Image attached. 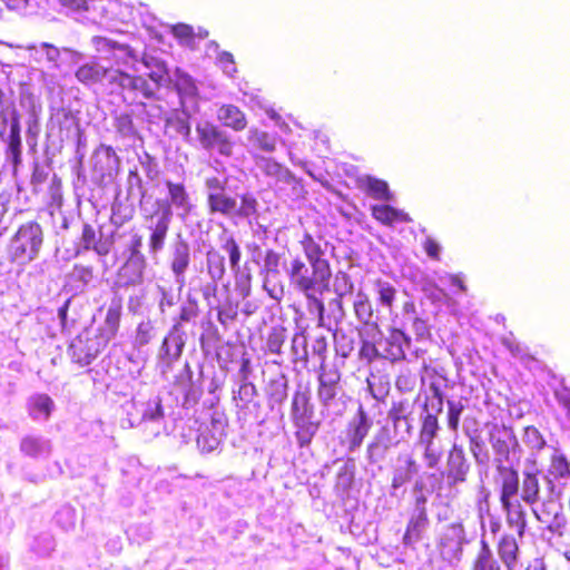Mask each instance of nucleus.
Masks as SVG:
<instances>
[{
    "label": "nucleus",
    "instance_id": "ddd939ff",
    "mask_svg": "<svg viewBox=\"0 0 570 570\" xmlns=\"http://www.w3.org/2000/svg\"><path fill=\"white\" fill-rule=\"evenodd\" d=\"M291 286L297 292L316 288L315 286L330 283L325 276L317 274L311 265L306 264L301 257H294L289 265L285 267Z\"/></svg>",
    "mask_w": 570,
    "mask_h": 570
},
{
    "label": "nucleus",
    "instance_id": "3c124183",
    "mask_svg": "<svg viewBox=\"0 0 570 570\" xmlns=\"http://www.w3.org/2000/svg\"><path fill=\"white\" fill-rule=\"evenodd\" d=\"M472 570H502L484 539L480 542V550L473 561Z\"/></svg>",
    "mask_w": 570,
    "mask_h": 570
},
{
    "label": "nucleus",
    "instance_id": "6e6d98bb",
    "mask_svg": "<svg viewBox=\"0 0 570 570\" xmlns=\"http://www.w3.org/2000/svg\"><path fill=\"white\" fill-rule=\"evenodd\" d=\"M222 441L223 436L217 435L208 426H205L197 436V446L202 452L210 453L218 449Z\"/></svg>",
    "mask_w": 570,
    "mask_h": 570
},
{
    "label": "nucleus",
    "instance_id": "423d86ee",
    "mask_svg": "<svg viewBox=\"0 0 570 570\" xmlns=\"http://www.w3.org/2000/svg\"><path fill=\"white\" fill-rule=\"evenodd\" d=\"M169 210L159 212L155 207L141 205L142 226L148 232L147 248L153 259L165 249L173 218Z\"/></svg>",
    "mask_w": 570,
    "mask_h": 570
},
{
    "label": "nucleus",
    "instance_id": "5fc2aeb1",
    "mask_svg": "<svg viewBox=\"0 0 570 570\" xmlns=\"http://www.w3.org/2000/svg\"><path fill=\"white\" fill-rule=\"evenodd\" d=\"M416 445L422 449L423 461L429 469H434L439 465L443 450L436 441H421L416 442Z\"/></svg>",
    "mask_w": 570,
    "mask_h": 570
},
{
    "label": "nucleus",
    "instance_id": "f03ea898",
    "mask_svg": "<svg viewBox=\"0 0 570 570\" xmlns=\"http://www.w3.org/2000/svg\"><path fill=\"white\" fill-rule=\"evenodd\" d=\"M540 470L538 459L530 455L524 460L521 472V499L529 505L535 519L546 525V530L561 537L567 525V517L559 502L561 497H554L544 490L541 498Z\"/></svg>",
    "mask_w": 570,
    "mask_h": 570
},
{
    "label": "nucleus",
    "instance_id": "7ed1b4c3",
    "mask_svg": "<svg viewBox=\"0 0 570 570\" xmlns=\"http://www.w3.org/2000/svg\"><path fill=\"white\" fill-rule=\"evenodd\" d=\"M488 440L491 444L494 463L500 476L504 481L505 471L520 475L513 466L521 459L522 448L512 428L499 423H487Z\"/></svg>",
    "mask_w": 570,
    "mask_h": 570
},
{
    "label": "nucleus",
    "instance_id": "e433bc0d",
    "mask_svg": "<svg viewBox=\"0 0 570 570\" xmlns=\"http://www.w3.org/2000/svg\"><path fill=\"white\" fill-rule=\"evenodd\" d=\"M497 551L507 570H518L520 548L514 535L503 534L498 542Z\"/></svg>",
    "mask_w": 570,
    "mask_h": 570
},
{
    "label": "nucleus",
    "instance_id": "c85d7f7f",
    "mask_svg": "<svg viewBox=\"0 0 570 570\" xmlns=\"http://www.w3.org/2000/svg\"><path fill=\"white\" fill-rule=\"evenodd\" d=\"M463 432L469 440V450L476 465L487 466L490 462V452L476 422L470 424L465 421Z\"/></svg>",
    "mask_w": 570,
    "mask_h": 570
},
{
    "label": "nucleus",
    "instance_id": "bf43d9fd",
    "mask_svg": "<svg viewBox=\"0 0 570 570\" xmlns=\"http://www.w3.org/2000/svg\"><path fill=\"white\" fill-rule=\"evenodd\" d=\"M413 413V406L409 400L394 401L387 411V421L395 422L397 420H404L411 417Z\"/></svg>",
    "mask_w": 570,
    "mask_h": 570
},
{
    "label": "nucleus",
    "instance_id": "13d9d810",
    "mask_svg": "<svg viewBox=\"0 0 570 570\" xmlns=\"http://www.w3.org/2000/svg\"><path fill=\"white\" fill-rule=\"evenodd\" d=\"M524 444L532 451L530 455H535L534 451H540L547 446V442L539 430L534 426H527L523 434Z\"/></svg>",
    "mask_w": 570,
    "mask_h": 570
},
{
    "label": "nucleus",
    "instance_id": "9b49d317",
    "mask_svg": "<svg viewBox=\"0 0 570 570\" xmlns=\"http://www.w3.org/2000/svg\"><path fill=\"white\" fill-rule=\"evenodd\" d=\"M109 342L104 334L95 328H86L70 343L69 354L72 361L79 365H89Z\"/></svg>",
    "mask_w": 570,
    "mask_h": 570
},
{
    "label": "nucleus",
    "instance_id": "774afa93",
    "mask_svg": "<svg viewBox=\"0 0 570 570\" xmlns=\"http://www.w3.org/2000/svg\"><path fill=\"white\" fill-rule=\"evenodd\" d=\"M155 327L150 320L142 321L138 324L135 336V345L142 347L147 345L154 337Z\"/></svg>",
    "mask_w": 570,
    "mask_h": 570
},
{
    "label": "nucleus",
    "instance_id": "39448f33",
    "mask_svg": "<svg viewBox=\"0 0 570 570\" xmlns=\"http://www.w3.org/2000/svg\"><path fill=\"white\" fill-rule=\"evenodd\" d=\"M43 244V230L39 223L29 220L19 226L10 239L9 256L12 262L24 265L35 261Z\"/></svg>",
    "mask_w": 570,
    "mask_h": 570
},
{
    "label": "nucleus",
    "instance_id": "4d7b16f0",
    "mask_svg": "<svg viewBox=\"0 0 570 570\" xmlns=\"http://www.w3.org/2000/svg\"><path fill=\"white\" fill-rule=\"evenodd\" d=\"M439 431L440 425L438 417H435L433 414H425L422 419L417 442L436 441Z\"/></svg>",
    "mask_w": 570,
    "mask_h": 570
},
{
    "label": "nucleus",
    "instance_id": "72a5a7b5",
    "mask_svg": "<svg viewBox=\"0 0 570 570\" xmlns=\"http://www.w3.org/2000/svg\"><path fill=\"white\" fill-rule=\"evenodd\" d=\"M20 130L21 128L19 117L16 112H13L10 120V132L4 141L7 142L6 159L13 165L14 170L22 161Z\"/></svg>",
    "mask_w": 570,
    "mask_h": 570
},
{
    "label": "nucleus",
    "instance_id": "412c9836",
    "mask_svg": "<svg viewBox=\"0 0 570 570\" xmlns=\"http://www.w3.org/2000/svg\"><path fill=\"white\" fill-rule=\"evenodd\" d=\"M471 470V463L463 445L454 442L448 452L444 476L450 485L464 483Z\"/></svg>",
    "mask_w": 570,
    "mask_h": 570
},
{
    "label": "nucleus",
    "instance_id": "4c0bfd02",
    "mask_svg": "<svg viewBox=\"0 0 570 570\" xmlns=\"http://www.w3.org/2000/svg\"><path fill=\"white\" fill-rule=\"evenodd\" d=\"M145 67L148 69V78L150 83L157 85V91L161 87H169L173 81V77L169 75L168 68L161 59L146 55L142 58Z\"/></svg>",
    "mask_w": 570,
    "mask_h": 570
},
{
    "label": "nucleus",
    "instance_id": "b1692460",
    "mask_svg": "<svg viewBox=\"0 0 570 570\" xmlns=\"http://www.w3.org/2000/svg\"><path fill=\"white\" fill-rule=\"evenodd\" d=\"M301 245L307 263L317 274L325 276L328 281L332 276L330 262L325 257L327 243L315 240L312 235L305 234L301 240Z\"/></svg>",
    "mask_w": 570,
    "mask_h": 570
},
{
    "label": "nucleus",
    "instance_id": "a878e982",
    "mask_svg": "<svg viewBox=\"0 0 570 570\" xmlns=\"http://www.w3.org/2000/svg\"><path fill=\"white\" fill-rule=\"evenodd\" d=\"M420 471V464L410 453L399 454L396 465L392 472L391 492L392 497L399 495V490L409 483Z\"/></svg>",
    "mask_w": 570,
    "mask_h": 570
},
{
    "label": "nucleus",
    "instance_id": "4468645a",
    "mask_svg": "<svg viewBox=\"0 0 570 570\" xmlns=\"http://www.w3.org/2000/svg\"><path fill=\"white\" fill-rule=\"evenodd\" d=\"M92 176L99 184L114 180L120 168V159L110 146L100 145L91 156Z\"/></svg>",
    "mask_w": 570,
    "mask_h": 570
},
{
    "label": "nucleus",
    "instance_id": "0e129e2a",
    "mask_svg": "<svg viewBox=\"0 0 570 570\" xmlns=\"http://www.w3.org/2000/svg\"><path fill=\"white\" fill-rule=\"evenodd\" d=\"M335 352L343 358H347L354 350V338L344 332L334 333Z\"/></svg>",
    "mask_w": 570,
    "mask_h": 570
},
{
    "label": "nucleus",
    "instance_id": "2f4dec72",
    "mask_svg": "<svg viewBox=\"0 0 570 570\" xmlns=\"http://www.w3.org/2000/svg\"><path fill=\"white\" fill-rule=\"evenodd\" d=\"M353 309L357 321L365 326L364 333L374 338V333H380V328L377 323L373 321L372 303L365 293L360 291L355 295Z\"/></svg>",
    "mask_w": 570,
    "mask_h": 570
},
{
    "label": "nucleus",
    "instance_id": "2eb2a0df",
    "mask_svg": "<svg viewBox=\"0 0 570 570\" xmlns=\"http://www.w3.org/2000/svg\"><path fill=\"white\" fill-rule=\"evenodd\" d=\"M374 425V420L362 404L355 414L348 420L345 428L346 449L348 453L357 451L368 436Z\"/></svg>",
    "mask_w": 570,
    "mask_h": 570
},
{
    "label": "nucleus",
    "instance_id": "c756f323",
    "mask_svg": "<svg viewBox=\"0 0 570 570\" xmlns=\"http://www.w3.org/2000/svg\"><path fill=\"white\" fill-rule=\"evenodd\" d=\"M184 335L180 326L174 325L168 335L164 338L159 350V357L167 366H170L180 357L185 346Z\"/></svg>",
    "mask_w": 570,
    "mask_h": 570
},
{
    "label": "nucleus",
    "instance_id": "473e14b6",
    "mask_svg": "<svg viewBox=\"0 0 570 570\" xmlns=\"http://www.w3.org/2000/svg\"><path fill=\"white\" fill-rule=\"evenodd\" d=\"M20 451L31 459H47L52 452L51 440L43 435L28 434L20 441Z\"/></svg>",
    "mask_w": 570,
    "mask_h": 570
},
{
    "label": "nucleus",
    "instance_id": "e2e57ef3",
    "mask_svg": "<svg viewBox=\"0 0 570 570\" xmlns=\"http://www.w3.org/2000/svg\"><path fill=\"white\" fill-rule=\"evenodd\" d=\"M116 131L124 138H135L137 130L129 114H120L115 118Z\"/></svg>",
    "mask_w": 570,
    "mask_h": 570
},
{
    "label": "nucleus",
    "instance_id": "ea45409f",
    "mask_svg": "<svg viewBox=\"0 0 570 570\" xmlns=\"http://www.w3.org/2000/svg\"><path fill=\"white\" fill-rule=\"evenodd\" d=\"M189 117L186 106H180V109H175L166 118V129L173 130L176 135L181 136L187 142H190L191 128Z\"/></svg>",
    "mask_w": 570,
    "mask_h": 570
},
{
    "label": "nucleus",
    "instance_id": "dca6fc26",
    "mask_svg": "<svg viewBox=\"0 0 570 570\" xmlns=\"http://www.w3.org/2000/svg\"><path fill=\"white\" fill-rule=\"evenodd\" d=\"M190 245L181 235H178L169 246L168 264L179 288H183L186 284V272L190 266Z\"/></svg>",
    "mask_w": 570,
    "mask_h": 570
},
{
    "label": "nucleus",
    "instance_id": "bb28decb",
    "mask_svg": "<svg viewBox=\"0 0 570 570\" xmlns=\"http://www.w3.org/2000/svg\"><path fill=\"white\" fill-rule=\"evenodd\" d=\"M80 246L85 250H94L99 256H106L114 246V234H104L101 230L97 235L95 228L89 224H83Z\"/></svg>",
    "mask_w": 570,
    "mask_h": 570
},
{
    "label": "nucleus",
    "instance_id": "603ef678",
    "mask_svg": "<svg viewBox=\"0 0 570 570\" xmlns=\"http://www.w3.org/2000/svg\"><path fill=\"white\" fill-rule=\"evenodd\" d=\"M360 186L373 198L381 200H391L392 195L386 181L366 176L360 179Z\"/></svg>",
    "mask_w": 570,
    "mask_h": 570
},
{
    "label": "nucleus",
    "instance_id": "f3484780",
    "mask_svg": "<svg viewBox=\"0 0 570 570\" xmlns=\"http://www.w3.org/2000/svg\"><path fill=\"white\" fill-rule=\"evenodd\" d=\"M114 92L131 95L132 99H137L138 97L153 99L157 94V85L150 83L149 80L141 76H131L118 69L111 90V94Z\"/></svg>",
    "mask_w": 570,
    "mask_h": 570
},
{
    "label": "nucleus",
    "instance_id": "de8ad7c7",
    "mask_svg": "<svg viewBox=\"0 0 570 570\" xmlns=\"http://www.w3.org/2000/svg\"><path fill=\"white\" fill-rule=\"evenodd\" d=\"M171 85L177 90L180 98V106H186L185 100L194 98L197 95V87L190 76L177 69L173 77Z\"/></svg>",
    "mask_w": 570,
    "mask_h": 570
},
{
    "label": "nucleus",
    "instance_id": "0eeeda50",
    "mask_svg": "<svg viewBox=\"0 0 570 570\" xmlns=\"http://www.w3.org/2000/svg\"><path fill=\"white\" fill-rule=\"evenodd\" d=\"M314 406L311 396L305 391H296L292 399L291 417L296 426V439L301 446L311 443L318 430V424L313 422Z\"/></svg>",
    "mask_w": 570,
    "mask_h": 570
},
{
    "label": "nucleus",
    "instance_id": "a18cd8bd",
    "mask_svg": "<svg viewBox=\"0 0 570 570\" xmlns=\"http://www.w3.org/2000/svg\"><path fill=\"white\" fill-rule=\"evenodd\" d=\"M12 194L8 190L0 193V237L6 235L13 222V218L22 210L12 207Z\"/></svg>",
    "mask_w": 570,
    "mask_h": 570
},
{
    "label": "nucleus",
    "instance_id": "680f3d73",
    "mask_svg": "<svg viewBox=\"0 0 570 570\" xmlns=\"http://www.w3.org/2000/svg\"><path fill=\"white\" fill-rule=\"evenodd\" d=\"M128 184V195L131 197L138 196L140 200V206L142 205V200L147 195V189L144 186L142 179L138 174L137 169L130 170L127 178Z\"/></svg>",
    "mask_w": 570,
    "mask_h": 570
},
{
    "label": "nucleus",
    "instance_id": "9d476101",
    "mask_svg": "<svg viewBox=\"0 0 570 570\" xmlns=\"http://www.w3.org/2000/svg\"><path fill=\"white\" fill-rule=\"evenodd\" d=\"M165 186L167 189L166 198H157L151 206L159 212L169 210V217L171 218L176 215L180 220H186L194 210L195 205L185 185L166 180Z\"/></svg>",
    "mask_w": 570,
    "mask_h": 570
},
{
    "label": "nucleus",
    "instance_id": "052dcab7",
    "mask_svg": "<svg viewBox=\"0 0 570 570\" xmlns=\"http://www.w3.org/2000/svg\"><path fill=\"white\" fill-rule=\"evenodd\" d=\"M281 254L274 249H267L264 256L263 273L264 277H278L281 274Z\"/></svg>",
    "mask_w": 570,
    "mask_h": 570
},
{
    "label": "nucleus",
    "instance_id": "cd10ccee",
    "mask_svg": "<svg viewBox=\"0 0 570 570\" xmlns=\"http://www.w3.org/2000/svg\"><path fill=\"white\" fill-rule=\"evenodd\" d=\"M383 351L381 355L391 362H397L405 358V352L411 346V337L400 328H391L389 335L382 343Z\"/></svg>",
    "mask_w": 570,
    "mask_h": 570
},
{
    "label": "nucleus",
    "instance_id": "f8f14e48",
    "mask_svg": "<svg viewBox=\"0 0 570 570\" xmlns=\"http://www.w3.org/2000/svg\"><path fill=\"white\" fill-rule=\"evenodd\" d=\"M196 140L199 147L207 153L216 151L220 156L230 157L234 144L229 135L210 121H200L196 125Z\"/></svg>",
    "mask_w": 570,
    "mask_h": 570
},
{
    "label": "nucleus",
    "instance_id": "8fccbe9b",
    "mask_svg": "<svg viewBox=\"0 0 570 570\" xmlns=\"http://www.w3.org/2000/svg\"><path fill=\"white\" fill-rule=\"evenodd\" d=\"M372 215L384 225H392L395 222H411L409 215L389 205L372 206Z\"/></svg>",
    "mask_w": 570,
    "mask_h": 570
},
{
    "label": "nucleus",
    "instance_id": "5701e85b",
    "mask_svg": "<svg viewBox=\"0 0 570 570\" xmlns=\"http://www.w3.org/2000/svg\"><path fill=\"white\" fill-rule=\"evenodd\" d=\"M91 43L102 59L112 60L116 65H128L135 59L132 49L108 37L95 36Z\"/></svg>",
    "mask_w": 570,
    "mask_h": 570
},
{
    "label": "nucleus",
    "instance_id": "20e7f679",
    "mask_svg": "<svg viewBox=\"0 0 570 570\" xmlns=\"http://www.w3.org/2000/svg\"><path fill=\"white\" fill-rule=\"evenodd\" d=\"M500 503L505 513L507 524L522 539L528 527V513L521 499L520 475L512 471H505L504 481L500 482Z\"/></svg>",
    "mask_w": 570,
    "mask_h": 570
},
{
    "label": "nucleus",
    "instance_id": "7c9ffc66",
    "mask_svg": "<svg viewBox=\"0 0 570 570\" xmlns=\"http://www.w3.org/2000/svg\"><path fill=\"white\" fill-rule=\"evenodd\" d=\"M314 289L301 291L306 298V307L311 315L317 318V326L330 328V322L326 321L325 305L322 301V295L330 289V283H324V286L317 285Z\"/></svg>",
    "mask_w": 570,
    "mask_h": 570
},
{
    "label": "nucleus",
    "instance_id": "1a4fd4ad",
    "mask_svg": "<svg viewBox=\"0 0 570 570\" xmlns=\"http://www.w3.org/2000/svg\"><path fill=\"white\" fill-rule=\"evenodd\" d=\"M131 407L134 411L127 412L128 417L124 420V426L126 422L129 428L144 426L147 429L150 425V434L154 436L165 430L163 424L165 414L159 396L151 397L146 402H134Z\"/></svg>",
    "mask_w": 570,
    "mask_h": 570
},
{
    "label": "nucleus",
    "instance_id": "aec40b11",
    "mask_svg": "<svg viewBox=\"0 0 570 570\" xmlns=\"http://www.w3.org/2000/svg\"><path fill=\"white\" fill-rule=\"evenodd\" d=\"M118 68H107L98 61L92 60L81 65L76 70V78L79 82L86 86H94L100 83L106 87L109 92L112 90L115 78L117 77Z\"/></svg>",
    "mask_w": 570,
    "mask_h": 570
},
{
    "label": "nucleus",
    "instance_id": "c9c22d12",
    "mask_svg": "<svg viewBox=\"0 0 570 570\" xmlns=\"http://www.w3.org/2000/svg\"><path fill=\"white\" fill-rule=\"evenodd\" d=\"M33 61L47 62L48 68H59L60 49L49 42L32 43L22 47Z\"/></svg>",
    "mask_w": 570,
    "mask_h": 570
},
{
    "label": "nucleus",
    "instance_id": "58836bf2",
    "mask_svg": "<svg viewBox=\"0 0 570 570\" xmlns=\"http://www.w3.org/2000/svg\"><path fill=\"white\" fill-rule=\"evenodd\" d=\"M121 311H122L121 301L119 298L111 299V302L107 308L104 324L95 330L97 332H99L100 334H104V336L107 340L111 341L116 336V334L119 330Z\"/></svg>",
    "mask_w": 570,
    "mask_h": 570
},
{
    "label": "nucleus",
    "instance_id": "49530a36",
    "mask_svg": "<svg viewBox=\"0 0 570 570\" xmlns=\"http://www.w3.org/2000/svg\"><path fill=\"white\" fill-rule=\"evenodd\" d=\"M218 119L236 131L245 129L247 125L244 112L234 105H223L217 111Z\"/></svg>",
    "mask_w": 570,
    "mask_h": 570
},
{
    "label": "nucleus",
    "instance_id": "37998d69",
    "mask_svg": "<svg viewBox=\"0 0 570 570\" xmlns=\"http://www.w3.org/2000/svg\"><path fill=\"white\" fill-rule=\"evenodd\" d=\"M146 267V257H127L126 263L121 267L120 275L125 278L127 285H139L144 281Z\"/></svg>",
    "mask_w": 570,
    "mask_h": 570
},
{
    "label": "nucleus",
    "instance_id": "393cba45",
    "mask_svg": "<svg viewBox=\"0 0 570 570\" xmlns=\"http://www.w3.org/2000/svg\"><path fill=\"white\" fill-rule=\"evenodd\" d=\"M428 499L425 494L420 492L415 497L414 508L409 520L406 531L403 537V542L406 546L413 544L421 540L424 531L429 525V518L426 512Z\"/></svg>",
    "mask_w": 570,
    "mask_h": 570
},
{
    "label": "nucleus",
    "instance_id": "a19ab883",
    "mask_svg": "<svg viewBox=\"0 0 570 570\" xmlns=\"http://www.w3.org/2000/svg\"><path fill=\"white\" fill-rule=\"evenodd\" d=\"M268 406L274 410L281 407L288 395V379L284 374L272 377L266 387Z\"/></svg>",
    "mask_w": 570,
    "mask_h": 570
},
{
    "label": "nucleus",
    "instance_id": "69168bd1",
    "mask_svg": "<svg viewBox=\"0 0 570 570\" xmlns=\"http://www.w3.org/2000/svg\"><path fill=\"white\" fill-rule=\"evenodd\" d=\"M448 428L456 432L460 424L461 414L464 410V405L461 400H448Z\"/></svg>",
    "mask_w": 570,
    "mask_h": 570
},
{
    "label": "nucleus",
    "instance_id": "c03bdc74",
    "mask_svg": "<svg viewBox=\"0 0 570 570\" xmlns=\"http://www.w3.org/2000/svg\"><path fill=\"white\" fill-rule=\"evenodd\" d=\"M29 414L35 421H47L55 409L52 399L47 394H36L28 402Z\"/></svg>",
    "mask_w": 570,
    "mask_h": 570
},
{
    "label": "nucleus",
    "instance_id": "6e6552de",
    "mask_svg": "<svg viewBox=\"0 0 570 570\" xmlns=\"http://www.w3.org/2000/svg\"><path fill=\"white\" fill-rule=\"evenodd\" d=\"M549 449V462L544 469L539 466L540 475L548 493L562 497L570 484V461L561 450L553 446Z\"/></svg>",
    "mask_w": 570,
    "mask_h": 570
},
{
    "label": "nucleus",
    "instance_id": "a211bd4d",
    "mask_svg": "<svg viewBox=\"0 0 570 570\" xmlns=\"http://www.w3.org/2000/svg\"><path fill=\"white\" fill-rule=\"evenodd\" d=\"M317 382V399L323 407L330 410L344 394L341 385V373L336 368L327 370L321 365Z\"/></svg>",
    "mask_w": 570,
    "mask_h": 570
},
{
    "label": "nucleus",
    "instance_id": "f257e3e1",
    "mask_svg": "<svg viewBox=\"0 0 570 570\" xmlns=\"http://www.w3.org/2000/svg\"><path fill=\"white\" fill-rule=\"evenodd\" d=\"M204 177V190L206 206L210 215H219L233 222L245 220L249 225L259 217V203L257 197L246 191L242 195H233L229 190L230 176L223 167L214 168Z\"/></svg>",
    "mask_w": 570,
    "mask_h": 570
},
{
    "label": "nucleus",
    "instance_id": "4be33fe9",
    "mask_svg": "<svg viewBox=\"0 0 570 570\" xmlns=\"http://www.w3.org/2000/svg\"><path fill=\"white\" fill-rule=\"evenodd\" d=\"M253 159L261 173L273 180L275 188L298 184L294 174L274 158L255 154Z\"/></svg>",
    "mask_w": 570,
    "mask_h": 570
},
{
    "label": "nucleus",
    "instance_id": "79ce46f5",
    "mask_svg": "<svg viewBox=\"0 0 570 570\" xmlns=\"http://www.w3.org/2000/svg\"><path fill=\"white\" fill-rule=\"evenodd\" d=\"M233 401L235 406L242 410H248L250 405L259 409L261 404L256 400L258 396L257 387L252 382L237 383L233 389Z\"/></svg>",
    "mask_w": 570,
    "mask_h": 570
},
{
    "label": "nucleus",
    "instance_id": "6ab92c4d",
    "mask_svg": "<svg viewBox=\"0 0 570 570\" xmlns=\"http://www.w3.org/2000/svg\"><path fill=\"white\" fill-rule=\"evenodd\" d=\"M396 445L397 441L393 440L392 431L389 425L381 426L366 445L365 460L367 464L381 469L390 451Z\"/></svg>",
    "mask_w": 570,
    "mask_h": 570
},
{
    "label": "nucleus",
    "instance_id": "f704fd0d",
    "mask_svg": "<svg viewBox=\"0 0 570 570\" xmlns=\"http://www.w3.org/2000/svg\"><path fill=\"white\" fill-rule=\"evenodd\" d=\"M206 271L212 281L205 292L204 296L208 297L210 291L213 293L217 289V283L222 281L226 273L225 257L218 250L210 248L206 253Z\"/></svg>",
    "mask_w": 570,
    "mask_h": 570
},
{
    "label": "nucleus",
    "instance_id": "09e8293b",
    "mask_svg": "<svg viewBox=\"0 0 570 570\" xmlns=\"http://www.w3.org/2000/svg\"><path fill=\"white\" fill-rule=\"evenodd\" d=\"M219 242L222 250H224L228 256L230 269L235 273H238L240 269L239 263L242 258V252L235 237L225 230L219 237Z\"/></svg>",
    "mask_w": 570,
    "mask_h": 570
},
{
    "label": "nucleus",
    "instance_id": "864d4df0",
    "mask_svg": "<svg viewBox=\"0 0 570 570\" xmlns=\"http://www.w3.org/2000/svg\"><path fill=\"white\" fill-rule=\"evenodd\" d=\"M247 139L250 146L264 153H273L276 149V137L257 128L248 130Z\"/></svg>",
    "mask_w": 570,
    "mask_h": 570
},
{
    "label": "nucleus",
    "instance_id": "338daca9",
    "mask_svg": "<svg viewBox=\"0 0 570 570\" xmlns=\"http://www.w3.org/2000/svg\"><path fill=\"white\" fill-rule=\"evenodd\" d=\"M286 340V330L284 327H273L268 334L266 346L269 353L281 354L282 346Z\"/></svg>",
    "mask_w": 570,
    "mask_h": 570
}]
</instances>
